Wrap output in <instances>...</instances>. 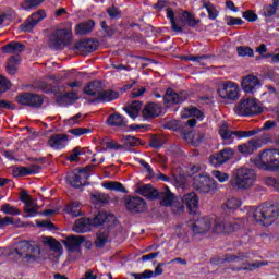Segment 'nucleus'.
Segmentation results:
<instances>
[{
  "mask_svg": "<svg viewBox=\"0 0 279 279\" xmlns=\"http://www.w3.org/2000/svg\"><path fill=\"white\" fill-rule=\"evenodd\" d=\"M181 117L182 119H189L191 117H195L196 119H202L204 117V113L196 107H189L181 112Z\"/></svg>",
  "mask_w": 279,
  "mask_h": 279,
  "instance_id": "nucleus-37",
  "label": "nucleus"
},
{
  "mask_svg": "<svg viewBox=\"0 0 279 279\" xmlns=\"http://www.w3.org/2000/svg\"><path fill=\"white\" fill-rule=\"evenodd\" d=\"M122 147H136L137 145H141V140L137 137H134L132 135H124L122 137Z\"/></svg>",
  "mask_w": 279,
  "mask_h": 279,
  "instance_id": "nucleus-43",
  "label": "nucleus"
},
{
  "mask_svg": "<svg viewBox=\"0 0 279 279\" xmlns=\"http://www.w3.org/2000/svg\"><path fill=\"white\" fill-rule=\"evenodd\" d=\"M11 87H12V83H10V81L4 76L0 75V90H4V92L10 90Z\"/></svg>",
  "mask_w": 279,
  "mask_h": 279,
  "instance_id": "nucleus-58",
  "label": "nucleus"
},
{
  "mask_svg": "<svg viewBox=\"0 0 279 279\" xmlns=\"http://www.w3.org/2000/svg\"><path fill=\"white\" fill-rule=\"evenodd\" d=\"M12 254H15L17 258H21V260L28 265L40 260V247L29 241L19 242Z\"/></svg>",
  "mask_w": 279,
  "mask_h": 279,
  "instance_id": "nucleus-3",
  "label": "nucleus"
},
{
  "mask_svg": "<svg viewBox=\"0 0 279 279\" xmlns=\"http://www.w3.org/2000/svg\"><path fill=\"white\" fill-rule=\"evenodd\" d=\"M243 19L250 21L251 23H254V21H258V15L254 13V11L247 10L243 12Z\"/></svg>",
  "mask_w": 279,
  "mask_h": 279,
  "instance_id": "nucleus-57",
  "label": "nucleus"
},
{
  "mask_svg": "<svg viewBox=\"0 0 279 279\" xmlns=\"http://www.w3.org/2000/svg\"><path fill=\"white\" fill-rule=\"evenodd\" d=\"M234 111L240 117H254V114H260L263 112V107L258 105L256 99L246 98L236 104Z\"/></svg>",
  "mask_w": 279,
  "mask_h": 279,
  "instance_id": "nucleus-8",
  "label": "nucleus"
},
{
  "mask_svg": "<svg viewBox=\"0 0 279 279\" xmlns=\"http://www.w3.org/2000/svg\"><path fill=\"white\" fill-rule=\"evenodd\" d=\"M241 86L244 93L254 94L260 88V86H263V84L257 76L248 74L242 78Z\"/></svg>",
  "mask_w": 279,
  "mask_h": 279,
  "instance_id": "nucleus-16",
  "label": "nucleus"
},
{
  "mask_svg": "<svg viewBox=\"0 0 279 279\" xmlns=\"http://www.w3.org/2000/svg\"><path fill=\"white\" fill-rule=\"evenodd\" d=\"M26 47L19 41H10L4 47H2V53H9L11 56H19L25 51Z\"/></svg>",
  "mask_w": 279,
  "mask_h": 279,
  "instance_id": "nucleus-27",
  "label": "nucleus"
},
{
  "mask_svg": "<svg viewBox=\"0 0 279 279\" xmlns=\"http://www.w3.org/2000/svg\"><path fill=\"white\" fill-rule=\"evenodd\" d=\"M183 204L187 206L191 215H197V208H199V197L195 192L185 194L182 198Z\"/></svg>",
  "mask_w": 279,
  "mask_h": 279,
  "instance_id": "nucleus-21",
  "label": "nucleus"
},
{
  "mask_svg": "<svg viewBox=\"0 0 279 279\" xmlns=\"http://www.w3.org/2000/svg\"><path fill=\"white\" fill-rule=\"evenodd\" d=\"M94 243L96 247H105L108 243V231H99Z\"/></svg>",
  "mask_w": 279,
  "mask_h": 279,
  "instance_id": "nucleus-44",
  "label": "nucleus"
},
{
  "mask_svg": "<svg viewBox=\"0 0 279 279\" xmlns=\"http://www.w3.org/2000/svg\"><path fill=\"white\" fill-rule=\"evenodd\" d=\"M81 154H82V151H80V148H78V147H75V148L72 150V154L68 157V160H69L70 162H76V160H78Z\"/></svg>",
  "mask_w": 279,
  "mask_h": 279,
  "instance_id": "nucleus-61",
  "label": "nucleus"
},
{
  "mask_svg": "<svg viewBox=\"0 0 279 279\" xmlns=\"http://www.w3.org/2000/svg\"><path fill=\"white\" fill-rule=\"evenodd\" d=\"M43 169L39 165H31L29 167H16L13 170L14 178H23L25 175H34V173H38Z\"/></svg>",
  "mask_w": 279,
  "mask_h": 279,
  "instance_id": "nucleus-23",
  "label": "nucleus"
},
{
  "mask_svg": "<svg viewBox=\"0 0 279 279\" xmlns=\"http://www.w3.org/2000/svg\"><path fill=\"white\" fill-rule=\"evenodd\" d=\"M47 14L45 10L39 9L37 12L33 13L23 24H21L22 32H32L45 19Z\"/></svg>",
  "mask_w": 279,
  "mask_h": 279,
  "instance_id": "nucleus-14",
  "label": "nucleus"
},
{
  "mask_svg": "<svg viewBox=\"0 0 279 279\" xmlns=\"http://www.w3.org/2000/svg\"><path fill=\"white\" fill-rule=\"evenodd\" d=\"M171 206L172 213H174V215H182V213H184V205H182L181 203L173 202Z\"/></svg>",
  "mask_w": 279,
  "mask_h": 279,
  "instance_id": "nucleus-60",
  "label": "nucleus"
},
{
  "mask_svg": "<svg viewBox=\"0 0 279 279\" xmlns=\"http://www.w3.org/2000/svg\"><path fill=\"white\" fill-rule=\"evenodd\" d=\"M186 99H189V94L185 92L178 94L172 88H168L163 96V101L167 106H171V104H183V101H186Z\"/></svg>",
  "mask_w": 279,
  "mask_h": 279,
  "instance_id": "nucleus-18",
  "label": "nucleus"
},
{
  "mask_svg": "<svg viewBox=\"0 0 279 279\" xmlns=\"http://www.w3.org/2000/svg\"><path fill=\"white\" fill-rule=\"evenodd\" d=\"M95 167L86 166L80 170H74L66 175V182L70 183L74 189H80V186H84L86 184V180L90 177V171H93Z\"/></svg>",
  "mask_w": 279,
  "mask_h": 279,
  "instance_id": "nucleus-9",
  "label": "nucleus"
},
{
  "mask_svg": "<svg viewBox=\"0 0 279 279\" xmlns=\"http://www.w3.org/2000/svg\"><path fill=\"white\" fill-rule=\"evenodd\" d=\"M140 165L146 170V172L148 173V175H150V178L151 175H154V169H151V166L147 161L140 159Z\"/></svg>",
  "mask_w": 279,
  "mask_h": 279,
  "instance_id": "nucleus-63",
  "label": "nucleus"
},
{
  "mask_svg": "<svg viewBox=\"0 0 279 279\" xmlns=\"http://www.w3.org/2000/svg\"><path fill=\"white\" fill-rule=\"evenodd\" d=\"M38 205L32 199L28 203L24 204V213L26 214L25 217H36L38 215Z\"/></svg>",
  "mask_w": 279,
  "mask_h": 279,
  "instance_id": "nucleus-38",
  "label": "nucleus"
},
{
  "mask_svg": "<svg viewBox=\"0 0 279 279\" xmlns=\"http://www.w3.org/2000/svg\"><path fill=\"white\" fill-rule=\"evenodd\" d=\"M92 197L93 199H96V202H98L99 204H108V202H110V197L105 193L96 192L92 194Z\"/></svg>",
  "mask_w": 279,
  "mask_h": 279,
  "instance_id": "nucleus-50",
  "label": "nucleus"
},
{
  "mask_svg": "<svg viewBox=\"0 0 279 279\" xmlns=\"http://www.w3.org/2000/svg\"><path fill=\"white\" fill-rule=\"evenodd\" d=\"M108 221V214L99 211L95 217L90 218V223L94 227L104 226Z\"/></svg>",
  "mask_w": 279,
  "mask_h": 279,
  "instance_id": "nucleus-42",
  "label": "nucleus"
},
{
  "mask_svg": "<svg viewBox=\"0 0 279 279\" xmlns=\"http://www.w3.org/2000/svg\"><path fill=\"white\" fill-rule=\"evenodd\" d=\"M258 147H260V143L257 140H251L247 143L239 145L238 151L243 156H252Z\"/></svg>",
  "mask_w": 279,
  "mask_h": 279,
  "instance_id": "nucleus-24",
  "label": "nucleus"
},
{
  "mask_svg": "<svg viewBox=\"0 0 279 279\" xmlns=\"http://www.w3.org/2000/svg\"><path fill=\"white\" fill-rule=\"evenodd\" d=\"M193 186H194V189H196V191H199V193H209L210 192V177H208V173L198 174V175L194 177Z\"/></svg>",
  "mask_w": 279,
  "mask_h": 279,
  "instance_id": "nucleus-19",
  "label": "nucleus"
},
{
  "mask_svg": "<svg viewBox=\"0 0 279 279\" xmlns=\"http://www.w3.org/2000/svg\"><path fill=\"white\" fill-rule=\"evenodd\" d=\"M256 182V171L252 168H239L235 170L233 177L230 180V185L234 191H247L252 189Z\"/></svg>",
  "mask_w": 279,
  "mask_h": 279,
  "instance_id": "nucleus-2",
  "label": "nucleus"
},
{
  "mask_svg": "<svg viewBox=\"0 0 279 279\" xmlns=\"http://www.w3.org/2000/svg\"><path fill=\"white\" fill-rule=\"evenodd\" d=\"M234 158V149L227 147L216 154H214L210 157L211 165H215V167H218L220 165H226L229 160H232Z\"/></svg>",
  "mask_w": 279,
  "mask_h": 279,
  "instance_id": "nucleus-15",
  "label": "nucleus"
},
{
  "mask_svg": "<svg viewBox=\"0 0 279 279\" xmlns=\"http://www.w3.org/2000/svg\"><path fill=\"white\" fill-rule=\"evenodd\" d=\"M69 133L73 134L74 136H83V134H90V129L76 128V129H71Z\"/></svg>",
  "mask_w": 279,
  "mask_h": 279,
  "instance_id": "nucleus-55",
  "label": "nucleus"
},
{
  "mask_svg": "<svg viewBox=\"0 0 279 279\" xmlns=\"http://www.w3.org/2000/svg\"><path fill=\"white\" fill-rule=\"evenodd\" d=\"M104 88V84L101 81H94L86 85L84 88L85 95H89V97H95V101H97V97L101 94Z\"/></svg>",
  "mask_w": 279,
  "mask_h": 279,
  "instance_id": "nucleus-25",
  "label": "nucleus"
},
{
  "mask_svg": "<svg viewBox=\"0 0 279 279\" xmlns=\"http://www.w3.org/2000/svg\"><path fill=\"white\" fill-rule=\"evenodd\" d=\"M21 64V56H11L7 62V71L9 75H15Z\"/></svg>",
  "mask_w": 279,
  "mask_h": 279,
  "instance_id": "nucleus-35",
  "label": "nucleus"
},
{
  "mask_svg": "<svg viewBox=\"0 0 279 279\" xmlns=\"http://www.w3.org/2000/svg\"><path fill=\"white\" fill-rule=\"evenodd\" d=\"M114 99H119V92L112 89H101L99 96L96 97V101H98L99 104L114 101Z\"/></svg>",
  "mask_w": 279,
  "mask_h": 279,
  "instance_id": "nucleus-31",
  "label": "nucleus"
},
{
  "mask_svg": "<svg viewBox=\"0 0 279 279\" xmlns=\"http://www.w3.org/2000/svg\"><path fill=\"white\" fill-rule=\"evenodd\" d=\"M279 0H272L271 4H266L263 7L262 15L266 19H271V16H276V12H278Z\"/></svg>",
  "mask_w": 279,
  "mask_h": 279,
  "instance_id": "nucleus-36",
  "label": "nucleus"
},
{
  "mask_svg": "<svg viewBox=\"0 0 279 279\" xmlns=\"http://www.w3.org/2000/svg\"><path fill=\"white\" fill-rule=\"evenodd\" d=\"M17 104L28 106L29 108H40L45 104L43 96L34 93H22L16 97Z\"/></svg>",
  "mask_w": 279,
  "mask_h": 279,
  "instance_id": "nucleus-11",
  "label": "nucleus"
},
{
  "mask_svg": "<svg viewBox=\"0 0 279 279\" xmlns=\"http://www.w3.org/2000/svg\"><path fill=\"white\" fill-rule=\"evenodd\" d=\"M141 108H143V102L135 100L132 101L128 107H124L125 112L131 117V119H136L141 114Z\"/></svg>",
  "mask_w": 279,
  "mask_h": 279,
  "instance_id": "nucleus-34",
  "label": "nucleus"
},
{
  "mask_svg": "<svg viewBox=\"0 0 279 279\" xmlns=\"http://www.w3.org/2000/svg\"><path fill=\"white\" fill-rule=\"evenodd\" d=\"M256 134H258V131L256 130L232 131L230 130V125H228L227 122H221L219 129V135L222 138L223 145H232L235 138H238V141H241V138H250L252 136H256Z\"/></svg>",
  "mask_w": 279,
  "mask_h": 279,
  "instance_id": "nucleus-5",
  "label": "nucleus"
},
{
  "mask_svg": "<svg viewBox=\"0 0 279 279\" xmlns=\"http://www.w3.org/2000/svg\"><path fill=\"white\" fill-rule=\"evenodd\" d=\"M265 265H269V263L268 262H255L253 264H248L247 266L241 267V268H238V269L253 271V269H258V267H263Z\"/></svg>",
  "mask_w": 279,
  "mask_h": 279,
  "instance_id": "nucleus-54",
  "label": "nucleus"
},
{
  "mask_svg": "<svg viewBox=\"0 0 279 279\" xmlns=\"http://www.w3.org/2000/svg\"><path fill=\"white\" fill-rule=\"evenodd\" d=\"M217 93L221 99L226 101H230L231 104L234 101H239L241 97V89L239 88V84L232 81H225L222 82L218 88Z\"/></svg>",
  "mask_w": 279,
  "mask_h": 279,
  "instance_id": "nucleus-7",
  "label": "nucleus"
},
{
  "mask_svg": "<svg viewBox=\"0 0 279 279\" xmlns=\"http://www.w3.org/2000/svg\"><path fill=\"white\" fill-rule=\"evenodd\" d=\"M100 145L102 147V149H123V145L121 144H117V142H114L113 140H110L108 137H105L104 140H101Z\"/></svg>",
  "mask_w": 279,
  "mask_h": 279,
  "instance_id": "nucleus-41",
  "label": "nucleus"
},
{
  "mask_svg": "<svg viewBox=\"0 0 279 279\" xmlns=\"http://www.w3.org/2000/svg\"><path fill=\"white\" fill-rule=\"evenodd\" d=\"M160 114H162V105L156 102H148L142 110L144 119H155V117H160Z\"/></svg>",
  "mask_w": 279,
  "mask_h": 279,
  "instance_id": "nucleus-20",
  "label": "nucleus"
},
{
  "mask_svg": "<svg viewBox=\"0 0 279 279\" xmlns=\"http://www.w3.org/2000/svg\"><path fill=\"white\" fill-rule=\"evenodd\" d=\"M107 123L112 128H125L128 120L121 113H113L108 117Z\"/></svg>",
  "mask_w": 279,
  "mask_h": 279,
  "instance_id": "nucleus-33",
  "label": "nucleus"
},
{
  "mask_svg": "<svg viewBox=\"0 0 279 279\" xmlns=\"http://www.w3.org/2000/svg\"><path fill=\"white\" fill-rule=\"evenodd\" d=\"M136 192L148 199H158V190L154 189L151 184L141 185Z\"/></svg>",
  "mask_w": 279,
  "mask_h": 279,
  "instance_id": "nucleus-30",
  "label": "nucleus"
},
{
  "mask_svg": "<svg viewBox=\"0 0 279 279\" xmlns=\"http://www.w3.org/2000/svg\"><path fill=\"white\" fill-rule=\"evenodd\" d=\"M20 202H23V204H27L32 202V196H29L26 191H22L20 194Z\"/></svg>",
  "mask_w": 279,
  "mask_h": 279,
  "instance_id": "nucleus-64",
  "label": "nucleus"
},
{
  "mask_svg": "<svg viewBox=\"0 0 279 279\" xmlns=\"http://www.w3.org/2000/svg\"><path fill=\"white\" fill-rule=\"evenodd\" d=\"M38 228H45V230H56V225L49 220H36Z\"/></svg>",
  "mask_w": 279,
  "mask_h": 279,
  "instance_id": "nucleus-53",
  "label": "nucleus"
},
{
  "mask_svg": "<svg viewBox=\"0 0 279 279\" xmlns=\"http://www.w3.org/2000/svg\"><path fill=\"white\" fill-rule=\"evenodd\" d=\"M44 243L46 245H49V247L52 252H61L62 251V244H60V242H58L53 238H44Z\"/></svg>",
  "mask_w": 279,
  "mask_h": 279,
  "instance_id": "nucleus-45",
  "label": "nucleus"
},
{
  "mask_svg": "<svg viewBox=\"0 0 279 279\" xmlns=\"http://www.w3.org/2000/svg\"><path fill=\"white\" fill-rule=\"evenodd\" d=\"M107 13L109 14L110 19H117V16H121V10H119L117 7L108 8Z\"/></svg>",
  "mask_w": 279,
  "mask_h": 279,
  "instance_id": "nucleus-59",
  "label": "nucleus"
},
{
  "mask_svg": "<svg viewBox=\"0 0 279 279\" xmlns=\"http://www.w3.org/2000/svg\"><path fill=\"white\" fill-rule=\"evenodd\" d=\"M225 22L227 25H243V20L241 17H232V16H226Z\"/></svg>",
  "mask_w": 279,
  "mask_h": 279,
  "instance_id": "nucleus-56",
  "label": "nucleus"
},
{
  "mask_svg": "<svg viewBox=\"0 0 279 279\" xmlns=\"http://www.w3.org/2000/svg\"><path fill=\"white\" fill-rule=\"evenodd\" d=\"M253 162L258 169H263L264 171H278L279 150L278 149L264 150L253 160Z\"/></svg>",
  "mask_w": 279,
  "mask_h": 279,
  "instance_id": "nucleus-4",
  "label": "nucleus"
},
{
  "mask_svg": "<svg viewBox=\"0 0 279 279\" xmlns=\"http://www.w3.org/2000/svg\"><path fill=\"white\" fill-rule=\"evenodd\" d=\"M70 40L71 33H69V29H57L50 36L49 47H51V49H64Z\"/></svg>",
  "mask_w": 279,
  "mask_h": 279,
  "instance_id": "nucleus-10",
  "label": "nucleus"
},
{
  "mask_svg": "<svg viewBox=\"0 0 279 279\" xmlns=\"http://www.w3.org/2000/svg\"><path fill=\"white\" fill-rule=\"evenodd\" d=\"M66 210L70 213V215H72V217H80V215H82V209L80 208V203L77 202L68 205Z\"/></svg>",
  "mask_w": 279,
  "mask_h": 279,
  "instance_id": "nucleus-47",
  "label": "nucleus"
},
{
  "mask_svg": "<svg viewBox=\"0 0 279 279\" xmlns=\"http://www.w3.org/2000/svg\"><path fill=\"white\" fill-rule=\"evenodd\" d=\"M279 217V211L276 207L263 204L256 208H252L247 213L248 221H255L259 226H271Z\"/></svg>",
  "mask_w": 279,
  "mask_h": 279,
  "instance_id": "nucleus-1",
  "label": "nucleus"
},
{
  "mask_svg": "<svg viewBox=\"0 0 279 279\" xmlns=\"http://www.w3.org/2000/svg\"><path fill=\"white\" fill-rule=\"evenodd\" d=\"M166 16L171 23L172 32L177 33H182V28L186 27V25L190 27H195V25L198 23L197 20H195V16L187 11H184L181 14L179 22L175 21V12H173V9L171 8L166 9Z\"/></svg>",
  "mask_w": 279,
  "mask_h": 279,
  "instance_id": "nucleus-6",
  "label": "nucleus"
},
{
  "mask_svg": "<svg viewBox=\"0 0 279 279\" xmlns=\"http://www.w3.org/2000/svg\"><path fill=\"white\" fill-rule=\"evenodd\" d=\"M102 186L108 191H119L120 193H125V187L123 184L117 181H106L102 183Z\"/></svg>",
  "mask_w": 279,
  "mask_h": 279,
  "instance_id": "nucleus-40",
  "label": "nucleus"
},
{
  "mask_svg": "<svg viewBox=\"0 0 279 279\" xmlns=\"http://www.w3.org/2000/svg\"><path fill=\"white\" fill-rule=\"evenodd\" d=\"M86 241L84 235H68L62 240L65 250L73 254V252H82V244Z\"/></svg>",
  "mask_w": 279,
  "mask_h": 279,
  "instance_id": "nucleus-13",
  "label": "nucleus"
},
{
  "mask_svg": "<svg viewBox=\"0 0 279 279\" xmlns=\"http://www.w3.org/2000/svg\"><path fill=\"white\" fill-rule=\"evenodd\" d=\"M65 99H71L72 101H75V99H77V95H75V93L70 92V93H65L63 94L61 97L58 98V101H64Z\"/></svg>",
  "mask_w": 279,
  "mask_h": 279,
  "instance_id": "nucleus-62",
  "label": "nucleus"
},
{
  "mask_svg": "<svg viewBox=\"0 0 279 279\" xmlns=\"http://www.w3.org/2000/svg\"><path fill=\"white\" fill-rule=\"evenodd\" d=\"M236 229H239V223L217 219L214 222L213 232H215V234H232Z\"/></svg>",
  "mask_w": 279,
  "mask_h": 279,
  "instance_id": "nucleus-12",
  "label": "nucleus"
},
{
  "mask_svg": "<svg viewBox=\"0 0 279 279\" xmlns=\"http://www.w3.org/2000/svg\"><path fill=\"white\" fill-rule=\"evenodd\" d=\"M90 228H93L90 218H81L75 221L73 231L78 234H84V232H90Z\"/></svg>",
  "mask_w": 279,
  "mask_h": 279,
  "instance_id": "nucleus-29",
  "label": "nucleus"
},
{
  "mask_svg": "<svg viewBox=\"0 0 279 279\" xmlns=\"http://www.w3.org/2000/svg\"><path fill=\"white\" fill-rule=\"evenodd\" d=\"M125 207L129 213H145V210H147V203L138 196H133L126 198Z\"/></svg>",
  "mask_w": 279,
  "mask_h": 279,
  "instance_id": "nucleus-17",
  "label": "nucleus"
},
{
  "mask_svg": "<svg viewBox=\"0 0 279 279\" xmlns=\"http://www.w3.org/2000/svg\"><path fill=\"white\" fill-rule=\"evenodd\" d=\"M241 199L235 198V197H231L227 201L226 203V207L229 210H236V208H241Z\"/></svg>",
  "mask_w": 279,
  "mask_h": 279,
  "instance_id": "nucleus-49",
  "label": "nucleus"
},
{
  "mask_svg": "<svg viewBox=\"0 0 279 279\" xmlns=\"http://www.w3.org/2000/svg\"><path fill=\"white\" fill-rule=\"evenodd\" d=\"M7 226H14V217H11V216L2 217V216H0V230H3V228H7Z\"/></svg>",
  "mask_w": 279,
  "mask_h": 279,
  "instance_id": "nucleus-52",
  "label": "nucleus"
},
{
  "mask_svg": "<svg viewBox=\"0 0 279 279\" xmlns=\"http://www.w3.org/2000/svg\"><path fill=\"white\" fill-rule=\"evenodd\" d=\"M69 144V135L54 134L48 138V147L51 149H64V146Z\"/></svg>",
  "mask_w": 279,
  "mask_h": 279,
  "instance_id": "nucleus-22",
  "label": "nucleus"
},
{
  "mask_svg": "<svg viewBox=\"0 0 279 279\" xmlns=\"http://www.w3.org/2000/svg\"><path fill=\"white\" fill-rule=\"evenodd\" d=\"M45 0H24L20 5L22 10H35L38 8Z\"/></svg>",
  "mask_w": 279,
  "mask_h": 279,
  "instance_id": "nucleus-46",
  "label": "nucleus"
},
{
  "mask_svg": "<svg viewBox=\"0 0 279 279\" xmlns=\"http://www.w3.org/2000/svg\"><path fill=\"white\" fill-rule=\"evenodd\" d=\"M236 51L238 56L241 58H245V56H248V58H254V50L247 46H239Z\"/></svg>",
  "mask_w": 279,
  "mask_h": 279,
  "instance_id": "nucleus-48",
  "label": "nucleus"
},
{
  "mask_svg": "<svg viewBox=\"0 0 279 279\" xmlns=\"http://www.w3.org/2000/svg\"><path fill=\"white\" fill-rule=\"evenodd\" d=\"M97 41L93 39H84L75 44V49H77L82 53H93V51H97Z\"/></svg>",
  "mask_w": 279,
  "mask_h": 279,
  "instance_id": "nucleus-28",
  "label": "nucleus"
},
{
  "mask_svg": "<svg viewBox=\"0 0 279 279\" xmlns=\"http://www.w3.org/2000/svg\"><path fill=\"white\" fill-rule=\"evenodd\" d=\"M1 213H3L4 215H11L13 217H16L19 215H21V209H19V207L11 205L10 203H4L1 206Z\"/></svg>",
  "mask_w": 279,
  "mask_h": 279,
  "instance_id": "nucleus-39",
  "label": "nucleus"
},
{
  "mask_svg": "<svg viewBox=\"0 0 279 279\" xmlns=\"http://www.w3.org/2000/svg\"><path fill=\"white\" fill-rule=\"evenodd\" d=\"M93 27H95V21L87 20L85 22H82L75 26V34L78 36H84V34H90L93 32Z\"/></svg>",
  "mask_w": 279,
  "mask_h": 279,
  "instance_id": "nucleus-32",
  "label": "nucleus"
},
{
  "mask_svg": "<svg viewBox=\"0 0 279 279\" xmlns=\"http://www.w3.org/2000/svg\"><path fill=\"white\" fill-rule=\"evenodd\" d=\"M157 199H159L161 206H171L175 202V195L165 186L162 191L158 192Z\"/></svg>",
  "mask_w": 279,
  "mask_h": 279,
  "instance_id": "nucleus-26",
  "label": "nucleus"
},
{
  "mask_svg": "<svg viewBox=\"0 0 279 279\" xmlns=\"http://www.w3.org/2000/svg\"><path fill=\"white\" fill-rule=\"evenodd\" d=\"M214 178H217L218 182H228V180H230V174L226 173V172H221L219 170H214L213 172Z\"/></svg>",
  "mask_w": 279,
  "mask_h": 279,
  "instance_id": "nucleus-51",
  "label": "nucleus"
}]
</instances>
